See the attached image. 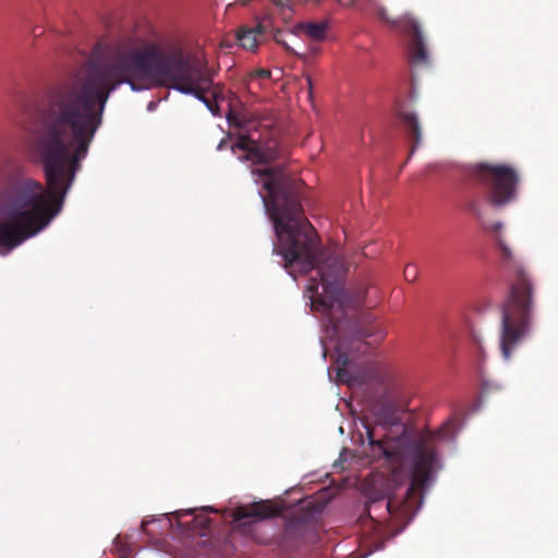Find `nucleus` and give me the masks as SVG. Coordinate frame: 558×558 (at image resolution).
I'll return each mask as SVG.
<instances>
[{"label":"nucleus","mask_w":558,"mask_h":558,"mask_svg":"<svg viewBox=\"0 0 558 558\" xmlns=\"http://www.w3.org/2000/svg\"><path fill=\"white\" fill-rule=\"evenodd\" d=\"M96 50L81 73L45 88L29 112V150L41 165L47 187L26 178L0 198V251L9 253L35 236L61 211L82 160L87 156L110 97L128 84L193 95L215 116L219 107L206 94L213 86L207 62L180 45L143 49L118 44L102 56Z\"/></svg>","instance_id":"1"},{"label":"nucleus","mask_w":558,"mask_h":558,"mask_svg":"<svg viewBox=\"0 0 558 558\" xmlns=\"http://www.w3.org/2000/svg\"><path fill=\"white\" fill-rule=\"evenodd\" d=\"M254 181L262 184L266 194L259 193L264 207L274 222L277 243L274 253L282 256L284 267L295 266L301 274L316 270L307 290L314 302L323 307L329 327L337 337L336 371L339 380H354L351 372L354 353L365 352V341L374 336L384 338L381 328L371 314L349 316V307L363 305L367 288L360 284L347 291L343 278L347 265L343 256L331 248H319L315 229L304 216L302 207L303 182L289 175L281 166L253 168Z\"/></svg>","instance_id":"2"},{"label":"nucleus","mask_w":558,"mask_h":558,"mask_svg":"<svg viewBox=\"0 0 558 558\" xmlns=\"http://www.w3.org/2000/svg\"><path fill=\"white\" fill-rule=\"evenodd\" d=\"M437 463V452L429 440L417 441L412 451L409 485L402 494L388 490L384 495H371L366 510L371 519L381 520L387 515L411 518L421 507L423 488Z\"/></svg>","instance_id":"3"},{"label":"nucleus","mask_w":558,"mask_h":558,"mask_svg":"<svg viewBox=\"0 0 558 558\" xmlns=\"http://www.w3.org/2000/svg\"><path fill=\"white\" fill-rule=\"evenodd\" d=\"M535 286L530 275L518 267L509 294L501 304L499 349L502 357L509 361L513 352L530 335L534 320Z\"/></svg>","instance_id":"4"},{"label":"nucleus","mask_w":558,"mask_h":558,"mask_svg":"<svg viewBox=\"0 0 558 558\" xmlns=\"http://www.w3.org/2000/svg\"><path fill=\"white\" fill-rule=\"evenodd\" d=\"M470 175L484 199L494 207L505 206L517 196L520 175L509 165L476 163L471 167Z\"/></svg>","instance_id":"5"},{"label":"nucleus","mask_w":558,"mask_h":558,"mask_svg":"<svg viewBox=\"0 0 558 558\" xmlns=\"http://www.w3.org/2000/svg\"><path fill=\"white\" fill-rule=\"evenodd\" d=\"M231 150L242 161L253 165H266L277 158V145L274 141L262 142L252 135L239 134L231 145Z\"/></svg>","instance_id":"6"},{"label":"nucleus","mask_w":558,"mask_h":558,"mask_svg":"<svg viewBox=\"0 0 558 558\" xmlns=\"http://www.w3.org/2000/svg\"><path fill=\"white\" fill-rule=\"evenodd\" d=\"M366 435L374 454L385 457L391 463H400L402 461L403 448L401 439L385 437L377 440L375 439L374 430L368 427Z\"/></svg>","instance_id":"7"},{"label":"nucleus","mask_w":558,"mask_h":558,"mask_svg":"<svg viewBox=\"0 0 558 558\" xmlns=\"http://www.w3.org/2000/svg\"><path fill=\"white\" fill-rule=\"evenodd\" d=\"M279 510L268 501L254 502L250 506H241L234 510L233 519L239 522L245 519H268L276 517Z\"/></svg>","instance_id":"8"},{"label":"nucleus","mask_w":558,"mask_h":558,"mask_svg":"<svg viewBox=\"0 0 558 558\" xmlns=\"http://www.w3.org/2000/svg\"><path fill=\"white\" fill-rule=\"evenodd\" d=\"M411 41L409 44L410 62L414 65H427L428 53L417 24L410 26Z\"/></svg>","instance_id":"9"},{"label":"nucleus","mask_w":558,"mask_h":558,"mask_svg":"<svg viewBox=\"0 0 558 558\" xmlns=\"http://www.w3.org/2000/svg\"><path fill=\"white\" fill-rule=\"evenodd\" d=\"M329 25L326 21L299 23L294 29V35L303 34L312 40L323 41L326 38Z\"/></svg>","instance_id":"10"},{"label":"nucleus","mask_w":558,"mask_h":558,"mask_svg":"<svg viewBox=\"0 0 558 558\" xmlns=\"http://www.w3.org/2000/svg\"><path fill=\"white\" fill-rule=\"evenodd\" d=\"M399 117L402 121L403 128L408 132L409 136L412 138L413 144L410 151V155H412L415 150V148L420 145L422 140V132L420 122L417 119V116L413 112H410L408 110H400Z\"/></svg>","instance_id":"11"},{"label":"nucleus","mask_w":558,"mask_h":558,"mask_svg":"<svg viewBox=\"0 0 558 558\" xmlns=\"http://www.w3.org/2000/svg\"><path fill=\"white\" fill-rule=\"evenodd\" d=\"M306 529L307 525L303 520H289L282 532V543L287 545H296L303 538Z\"/></svg>","instance_id":"12"},{"label":"nucleus","mask_w":558,"mask_h":558,"mask_svg":"<svg viewBox=\"0 0 558 558\" xmlns=\"http://www.w3.org/2000/svg\"><path fill=\"white\" fill-rule=\"evenodd\" d=\"M260 26L257 28L240 29L236 35L239 45L245 49L253 50L257 47V34L259 33Z\"/></svg>","instance_id":"13"},{"label":"nucleus","mask_w":558,"mask_h":558,"mask_svg":"<svg viewBox=\"0 0 558 558\" xmlns=\"http://www.w3.org/2000/svg\"><path fill=\"white\" fill-rule=\"evenodd\" d=\"M484 227L487 229V230H490L492 232H494L495 234V238H496V242L499 246V248L501 250L504 256L506 258H510L511 257V252H510V248L506 245L502 236H501V229H502V225L501 222H495L493 223L492 226H486L484 225Z\"/></svg>","instance_id":"14"},{"label":"nucleus","mask_w":558,"mask_h":558,"mask_svg":"<svg viewBox=\"0 0 558 558\" xmlns=\"http://www.w3.org/2000/svg\"><path fill=\"white\" fill-rule=\"evenodd\" d=\"M227 120L231 126H235V128H240V129L243 128L246 123L245 118L241 117L239 113H236L233 110H230L227 113Z\"/></svg>","instance_id":"15"},{"label":"nucleus","mask_w":558,"mask_h":558,"mask_svg":"<svg viewBox=\"0 0 558 558\" xmlns=\"http://www.w3.org/2000/svg\"><path fill=\"white\" fill-rule=\"evenodd\" d=\"M274 39L277 44L281 45L283 47V49L290 53V54H295V56H300L284 39H283V33L281 31H277L275 34H274Z\"/></svg>","instance_id":"16"},{"label":"nucleus","mask_w":558,"mask_h":558,"mask_svg":"<svg viewBox=\"0 0 558 558\" xmlns=\"http://www.w3.org/2000/svg\"><path fill=\"white\" fill-rule=\"evenodd\" d=\"M417 267L414 264H409L404 268V278L407 281L413 282L417 278Z\"/></svg>","instance_id":"17"},{"label":"nucleus","mask_w":558,"mask_h":558,"mask_svg":"<svg viewBox=\"0 0 558 558\" xmlns=\"http://www.w3.org/2000/svg\"><path fill=\"white\" fill-rule=\"evenodd\" d=\"M469 209L471 210V213L477 218V219H482V215H481V208H480V205L477 202L473 201L469 204Z\"/></svg>","instance_id":"18"},{"label":"nucleus","mask_w":558,"mask_h":558,"mask_svg":"<svg viewBox=\"0 0 558 558\" xmlns=\"http://www.w3.org/2000/svg\"><path fill=\"white\" fill-rule=\"evenodd\" d=\"M256 75L260 78H268L270 76V72L268 70L262 69L256 72Z\"/></svg>","instance_id":"19"},{"label":"nucleus","mask_w":558,"mask_h":558,"mask_svg":"<svg viewBox=\"0 0 558 558\" xmlns=\"http://www.w3.org/2000/svg\"><path fill=\"white\" fill-rule=\"evenodd\" d=\"M397 480H398V473L396 471H393L392 474H391V477L389 480V483L390 482H396Z\"/></svg>","instance_id":"20"},{"label":"nucleus","mask_w":558,"mask_h":558,"mask_svg":"<svg viewBox=\"0 0 558 558\" xmlns=\"http://www.w3.org/2000/svg\"><path fill=\"white\" fill-rule=\"evenodd\" d=\"M379 15H380V17H381L384 21H388L387 16H386V11H385L384 9H383V10H380Z\"/></svg>","instance_id":"21"},{"label":"nucleus","mask_w":558,"mask_h":558,"mask_svg":"<svg viewBox=\"0 0 558 558\" xmlns=\"http://www.w3.org/2000/svg\"><path fill=\"white\" fill-rule=\"evenodd\" d=\"M225 145H226V141H225V140H222V141L219 143V145L217 146V149H218V150H221V149L225 147Z\"/></svg>","instance_id":"22"},{"label":"nucleus","mask_w":558,"mask_h":558,"mask_svg":"<svg viewBox=\"0 0 558 558\" xmlns=\"http://www.w3.org/2000/svg\"><path fill=\"white\" fill-rule=\"evenodd\" d=\"M446 428L447 427H444V429L439 430V436H441V437L447 436Z\"/></svg>","instance_id":"23"},{"label":"nucleus","mask_w":558,"mask_h":558,"mask_svg":"<svg viewBox=\"0 0 558 558\" xmlns=\"http://www.w3.org/2000/svg\"><path fill=\"white\" fill-rule=\"evenodd\" d=\"M251 524H252V522H248V523H244L243 525L246 529V527H251Z\"/></svg>","instance_id":"24"},{"label":"nucleus","mask_w":558,"mask_h":558,"mask_svg":"<svg viewBox=\"0 0 558 558\" xmlns=\"http://www.w3.org/2000/svg\"><path fill=\"white\" fill-rule=\"evenodd\" d=\"M145 525H146V523H145V522H143V523H142V529H143V530L145 529Z\"/></svg>","instance_id":"25"}]
</instances>
